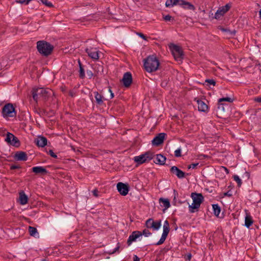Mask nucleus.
Listing matches in <instances>:
<instances>
[{
    "instance_id": "6",
    "label": "nucleus",
    "mask_w": 261,
    "mask_h": 261,
    "mask_svg": "<svg viewBox=\"0 0 261 261\" xmlns=\"http://www.w3.org/2000/svg\"><path fill=\"white\" fill-rule=\"evenodd\" d=\"M172 54L176 61H181L184 58V53L181 48L177 45L171 44L169 46Z\"/></svg>"
},
{
    "instance_id": "3",
    "label": "nucleus",
    "mask_w": 261,
    "mask_h": 261,
    "mask_svg": "<svg viewBox=\"0 0 261 261\" xmlns=\"http://www.w3.org/2000/svg\"><path fill=\"white\" fill-rule=\"evenodd\" d=\"M54 48V46L46 41L40 40L37 42V50L43 56L47 57L51 55Z\"/></svg>"
},
{
    "instance_id": "63",
    "label": "nucleus",
    "mask_w": 261,
    "mask_h": 261,
    "mask_svg": "<svg viewBox=\"0 0 261 261\" xmlns=\"http://www.w3.org/2000/svg\"><path fill=\"white\" fill-rule=\"evenodd\" d=\"M61 90L63 92H64L65 91V87H61Z\"/></svg>"
},
{
    "instance_id": "49",
    "label": "nucleus",
    "mask_w": 261,
    "mask_h": 261,
    "mask_svg": "<svg viewBox=\"0 0 261 261\" xmlns=\"http://www.w3.org/2000/svg\"><path fill=\"white\" fill-rule=\"evenodd\" d=\"M224 196L231 197L232 196V193L230 191H228L226 192L223 193Z\"/></svg>"
},
{
    "instance_id": "61",
    "label": "nucleus",
    "mask_w": 261,
    "mask_h": 261,
    "mask_svg": "<svg viewBox=\"0 0 261 261\" xmlns=\"http://www.w3.org/2000/svg\"><path fill=\"white\" fill-rule=\"evenodd\" d=\"M173 192L174 194V200L176 198V195H177L178 193H177V191L175 190H174Z\"/></svg>"
},
{
    "instance_id": "37",
    "label": "nucleus",
    "mask_w": 261,
    "mask_h": 261,
    "mask_svg": "<svg viewBox=\"0 0 261 261\" xmlns=\"http://www.w3.org/2000/svg\"><path fill=\"white\" fill-rule=\"evenodd\" d=\"M233 99L230 98V97H223L221 98H220L218 100L219 102H222L223 101H227L229 102H232L233 101Z\"/></svg>"
},
{
    "instance_id": "1",
    "label": "nucleus",
    "mask_w": 261,
    "mask_h": 261,
    "mask_svg": "<svg viewBox=\"0 0 261 261\" xmlns=\"http://www.w3.org/2000/svg\"><path fill=\"white\" fill-rule=\"evenodd\" d=\"M31 92L33 98L36 102H37L39 98H42L46 100L51 95L53 94V91L51 89L43 88H34Z\"/></svg>"
},
{
    "instance_id": "19",
    "label": "nucleus",
    "mask_w": 261,
    "mask_h": 261,
    "mask_svg": "<svg viewBox=\"0 0 261 261\" xmlns=\"http://www.w3.org/2000/svg\"><path fill=\"white\" fill-rule=\"evenodd\" d=\"M17 161H26L28 160L27 153L23 151H17L14 156Z\"/></svg>"
},
{
    "instance_id": "30",
    "label": "nucleus",
    "mask_w": 261,
    "mask_h": 261,
    "mask_svg": "<svg viewBox=\"0 0 261 261\" xmlns=\"http://www.w3.org/2000/svg\"><path fill=\"white\" fill-rule=\"evenodd\" d=\"M213 213L214 215L217 217H218L219 215L221 212V207L218 205V204H214L212 205Z\"/></svg>"
},
{
    "instance_id": "64",
    "label": "nucleus",
    "mask_w": 261,
    "mask_h": 261,
    "mask_svg": "<svg viewBox=\"0 0 261 261\" xmlns=\"http://www.w3.org/2000/svg\"><path fill=\"white\" fill-rule=\"evenodd\" d=\"M259 17L261 18V9H260V10L259 11Z\"/></svg>"
},
{
    "instance_id": "31",
    "label": "nucleus",
    "mask_w": 261,
    "mask_h": 261,
    "mask_svg": "<svg viewBox=\"0 0 261 261\" xmlns=\"http://www.w3.org/2000/svg\"><path fill=\"white\" fill-rule=\"evenodd\" d=\"M225 111L224 105L221 102L218 103L217 113L220 115H222Z\"/></svg>"
},
{
    "instance_id": "54",
    "label": "nucleus",
    "mask_w": 261,
    "mask_h": 261,
    "mask_svg": "<svg viewBox=\"0 0 261 261\" xmlns=\"http://www.w3.org/2000/svg\"><path fill=\"white\" fill-rule=\"evenodd\" d=\"M138 35H139L141 38H142V39H143L144 40H146V36H145L143 34H142V33H138Z\"/></svg>"
},
{
    "instance_id": "52",
    "label": "nucleus",
    "mask_w": 261,
    "mask_h": 261,
    "mask_svg": "<svg viewBox=\"0 0 261 261\" xmlns=\"http://www.w3.org/2000/svg\"><path fill=\"white\" fill-rule=\"evenodd\" d=\"M69 95L73 97L75 95V92L73 90H70L69 92Z\"/></svg>"
},
{
    "instance_id": "50",
    "label": "nucleus",
    "mask_w": 261,
    "mask_h": 261,
    "mask_svg": "<svg viewBox=\"0 0 261 261\" xmlns=\"http://www.w3.org/2000/svg\"><path fill=\"white\" fill-rule=\"evenodd\" d=\"M119 248H120L119 243H118L117 246L113 250V251L111 253H110V254H113V253H115L116 251L119 250Z\"/></svg>"
},
{
    "instance_id": "27",
    "label": "nucleus",
    "mask_w": 261,
    "mask_h": 261,
    "mask_svg": "<svg viewBox=\"0 0 261 261\" xmlns=\"http://www.w3.org/2000/svg\"><path fill=\"white\" fill-rule=\"evenodd\" d=\"M253 222L252 217L249 214H246L245 219V226L249 228L252 225Z\"/></svg>"
},
{
    "instance_id": "12",
    "label": "nucleus",
    "mask_w": 261,
    "mask_h": 261,
    "mask_svg": "<svg viewBox=\"0 0 261 261\" xmlns=\"http://www.w3.org/2000/svg\"><path fill=\"white\" fill-rule=\"evenodd\" d=\"M121 81L122 82L123 85L125 87H129L133 82L132 73L130 72H126L124 73Z\"/></svg>"
},
{
    "instance_id": "20",
    "label": "nucleus",
    "mask_w": 261,
    "mask_h": 261,
    "mask_svg": "<svg viewBox=\"0 0 261 261\" xmlns=\"http://www.w3.org/2000/svg\"><path fill=\"white\" fill-rule=\"evenodd\" d=\"M32 172L35 174H41L45 175L48 173V171L43 167L42 166H35L32 168Z\"/></svg>"
},
{
    "instance_id": "16",
    "label": "nucleus",
    "mask_w": 261,
    "mask_h": 261,
    "mask_svg": "<svg viewBox=\"0 0 261 261\" xmlns=\"http://www.w3.org/2000/svg\"><path fill=\"white\" fill-rule=\"evenodd\" d=\"M140 237H141V231H134L128 237L127 241V245L130 246L133 242H135L137 239L139 238Z\"/></svg>"
},
{
    "instance_id": "44",
    "label": "nucleus",
    "mask_w": 261,
    "mask_h": 261,
    "mask_svg": "<svg viewBox=\"0 0 261 261\" xmlns=\"http://www.w3.org/2000/svg\"><path fill=\"white\" fill-rule=\"evenodd\" d=\"M221 31L224 32H229L231 35H234L236 33V31L235 30H233V31H230L229 30L224 28H222Z\"/></svg>"
},
{
    "instance_id": "5",
    "label": "nucleus",
    "mask_w": 261,
    "mask_h": 261,
    "mask_svg": "<svg viewBox=\"0 0 261 261\" xmlns=\"http://www.w3.org/2000/svg\"><path fill=\"white\" fill-rule=\"evenodd\" d=\"M2 114L4 118L13 117L16 116V112L12 103L6 104L2 109Z\"/></svg>"
},
{
    "instance_id": "38",
    "label": "nucleus",
    "mask_w": 261,
    "mask_h": 261,
    "mask_svg": "<svg viewBox=\"0 0 261 261\" xmlns=\"http://www.w3.org/2000/svg\"><path fill=\"white\" fill-rule=\"evenodd\" d=\"M153 222V220L151 218L148 219L145 223V225L148 228H152V227H149L150 225H152V223Z\"/></svg>"
},
{
    "instance_id": "24",
    "label": "nucleus",
    "mask_w": 261,
    "mask_h": 261,
    "mask_svg": "<svg viewBox=\"0 0 261 261\" xmlns=\"http://www.w3.org/2000/svg\"><path fill=\"white\" fill-rule=\"evenodd\" d=\"M159 202L160 203L162 204L165 207L163 210L164 212L170 206V201L168 199L161 198L159 199Z\"/></svg>"
},
{
    "instance_id": "35",
    "label": "nucleus",
    "mask_w": 261,
    "mask_h": 261,
    "mask_svg": "<svg viewBox=\"0 0 261 261\" xmlns=\"http://www.w3.org/2000/svg\"><path fill=\"white\" fill-rule=\"evenodd\" d=\"M39 1H40L43 5L48 7L52 8L54 7V5L52 4V3L48 2L47 0H39Z\"/></svg>"
},
{
    "instance_id": "51",
    "label": "nucleus",
    "mask_w": 261,
    "mask_h": 261,
    "mask_svg": "<svg viewBox=\"0 0 261 261\" xmlns=\"http://www.w3.org/2000/svg\"><path fill=\"white\" fill-rule=\"evenodd\" d=\"M48 112L49 113V115H47L48 117H51L54 116L55 114V112L53 110H50Z\"/></svg>"
},
{
    "instance_id": "58",
    "label": "nucleus",
    "mask_w": 261,
    "mask_h": 261,
    "mask_svg": "<svg viewBox=\"0 0 261 261\" xmlns=\"http://www.w3.org/2000/svg\"><path fill=\"white\" fill-rule=\"evenodd\" d=\"M255 101L258 102H261V97H257L255 98Z\"/></svg>"
},
{
    "instance_id": "62",
    "label": "nucleus",
    "mask_w": 261,
    "mask_h": 261,
    "mask_svg": "<svg viewBox=\"0 0 261 261\" xmlns=\"http://www.w3.org/2000/svg\"><path fill=\"white\" fill-rule=\"evenodd\" d=\"M214 16H213V13H211V14H210L209 15V17L210 18H212V19H213L214 18H213V17H214Z\"/></svg>"
},
{
    "instance_id": "47",
    "label": "nucleus",
    "mask_w": 261,
    "mask_h": 261,
    "mask_svg": "<svg viewBox=\"0 0 261 261\" xmlns=\"http://www.w3.org/2000/svg\"><path fill=\"white\" fill-rule=\"evenodd\" d=\"M198 164L199 163H192L188 166V168L195 169L198 165Z\"/></svg>"
},
{
    "instance_id": "17",
    "label": "nucleus",
    "mask_w": 261,
    "mask_h": 261,
    "mask_svg": "<svg viewBox=\"0 0 261 261\" xmlns=\"http://www.w3.org/2000/svg\"><path fill=\"white\" fill-rule=\"evenodd\" d=\"M179 6L184 9L195 11V7L191 3L185 0H180Z\"/></svg>"
},
{
    "instance_id": "15",
    "label": "nucleus",
    "mask_w": 261,
    "mask_h": 261,
    "mask_svg": "<svg viewBox=\"0 0 261 261\" xmlns=\"http://www.w3.org/2000/svg\"><path fill=\"white\" fill-rule=\"evenodd\" d=\"M194 101H196L198 104V110L199 111L202 112H207L208 111V107L204 101L197 97L194 98Z\"/></svg>"
},
{
    "instance_id": "13",
    "label": "nucleus",
    "mask_w": 261,
    "mask_h": 261,
    "mask_svg": "<svg viewBox=\"0 0 261 261\" xmlns=\"http://www.w3.org/2000/svg\"><path fill=\"white\" fill-rule=\"evenodd\" d=\"M166 135V134L164 133L158 134L152 140V144L156 146L160 145L164 142V140Z\"/></svg>"
},
{
    "instance_id": "8",
    "label": "nucleus",
    "mask_w": 261,
    "mask_h": 261,
    "mask_svg": "<svg viewBox=\"0 0 261 261\" xmlns=\"http://www.w3.org/2000/svg\"><path fill=\"white\" fill-rule=\"evenodd\" d=\"M231 7V3L227 4L225 6L219 7L215 13L214 16L213 17V18L220 20L229 10Z\"/></svg>"
},
{
    "instance_id": "60",
    "label": "nucleus",
    "mask_w": 261,
    "mask_h": 261,
    "mask_svg": "<svg viewBox=\"0 0 261 261\" xmlns=\"http://www.w3.org/2000/svg\"><path fill=\"white\" fill-rule=\"evenodd\" d=\"M191 257H192L191 254H188L187 255V258L186 259H188V260H190L191 258Z\"/></svg>"
},
{
    "instance_id": "2",
    "label": "nucleus",
    "mask_w": 261,
    "mask_h": 261,
    "mask_svg": "<svg viewBox=\"0 0 261 261\" xmlns=\"http://www.w3.org/2000/svg\"><path fill=\"white\" fill-rule=\"evenodd\" d=\"M160 65L159 60L156 56L151 55L144 60V67L146 71L152 72L158 70Z\"/></svg>"
},
{
    "instance_id": "4",
    "label": "nucleus",
    "mask_w": 261,
    "mask_h": 261,
    "mask_svg": "<svg viewBox=\"0 0 261 261\" xmlns=\"http://www.w3.org/2000/svg\"><path fill=\"white\" fill-rule=\"evenodd\" d=\"M191 197L193 199V203L189 205V210L190 213H193L196 211H198L200 204L204 200V197L201 193L196 192L192 193Z\"/></svg>"
},
{
    "instance_id": "43",
    "label": "nucleus",
    "mask_w": 261,
    "mask_h": 261,
    "mask_svg": "<svg viewBox=\"0 0 261 261\" xmlns=\"http://www.w3.org/2000/svg\"><path fill=\"white\" fill-rule=\"evenodd\" d=\"M174 155L175 157H180L181 156L180 148H178L174 151Z\"/></svg>"
},
{
    "instance_id": "55",
    "label": "nucleus",
    "mask_w": 261,
    "mask_h": 261,
    "mask_svg": "<svg viewBox=\"0 0 261 261\" xmlns=\"http://www.w3.org/2000/svg\"><path fill=\"white\" fill-rule=\"evenodd\" d=\"M133 261H140V258L138 257L136 255H134L133 257Z\"/></svg>"
},
{
    "instance_id": "23",
    "label": "nucleus",
    "mask_w": 261,
    "mask_h": 261,
    "mask_svg": "<svg viewBox=\"0 0 261 261\" xmlns=\"http://www.w3.org/2000/svg\"><path fill=\"white\" fill-rule=\"evenodd\" d=\"M47 139L43 136H39L36 141V144L39 147H43L47 145Z\"/></svg>"
},
{
    "instance_id": "46",
    "label": "nucleus",
    "mask_w": 261,
    "mask_h": 261,
    "mask_svg": "<svg viewBox=\"0 0 261 261\" xmlns=\"http://www.w3.org/2000/svg\"><path fill=\"white\" fill-rule=\"evenodd\" d=\"M21 168V167L17 164H13L10 166V169L11 170H14L16 169H20Z\"/></svg>"
},
{
    "instance_id": "26",
    "label": "nucleus",
    "mask_w": 261,
    "mask_h": 261,
    "mask_svg": "<svg viewBox=\"0 0 261 261\" xmlns=\"http://www.w3.org/2000/svg\"><path fill=\"white\" fill-rule=\"evenodd\" d=\"M19 200L21 205H24L28 202V196L23 191L19 193Z\"/></svg>"
},
{
    "instance_id": "10",
    "label": "nucleus",
    "mask_w": 261,
    "mask_h": 261,
    "mask_svg": "<svg viewBox=\"0 0 261 261\" xmlns=\"http://www.w3.org/2000/svg\"><path fill=\"white\" fill-rule=\"evenodd\" d=\"M85 52L88 54V56L93 60H97L99 58V51L96 48L94 47H87L85 49Z\"/></svg>"
},
{
    "instance_id": "18",
    "label": "nucleus",
    "mask_w": 261,
    "mask_h": 261,
    "mask_svg": "<svg viewBox=\"0 0 261 261\" xmlns=\"http://www.w3.org/2000/svg\"><path fill=\"white\" fill-rule=\"evenodd\" d=\"M170 231V227H163V232L160 240L154 244L155 245H160L164 243Z\"/></svg>"
},
{
    "instance_id": "9",
    "label": "nucleus",
    "mask_w": 261,
    "mask_h": 261,
    "mask_svg": "<svg viewBox=\"0 0 261 261\" xmlns=\"http://www.w3.org/2000/svg\"><path fill=\"white\" fill-rule=\"evenodd\" d=\"M5 141L8 144L15 147H19L20 145V142L19 139L12 133L8 132Z\"/></svg>"
},
{
    "instance_id": "28",
    "label": "nucleus",
    "mask_w": 261,
    "mask_h": 261,
    "mask_svg": "<svg viewBox=\"0 0 261 261\" xmlns=\"http://www.w3.org/2000/svg\"><path fill=\"white\" fill-rule=\"evenodd\" d=\"M93 69L95 72V76H97L99 73L103 72V66L99 64H95L94 66Z\"/></svg>"
},
{
    "instance_id": "53",
    "label": "nucleus",
    "mask_w": 261,
    "mask_h": 261,
    "mask_svg": "<svg viewBox=\"0 0 261 261\" xmlns=\"http://www.w3.org/2000/svg\"><path fill=\"white\" fill-rule=\"evenodd\" d=\"M170 227L169 223L167 220L164 222L163 227Z\"/></svg>"
},
{
    "instance_id": "57",
    "label": "nucleus",
    "mask_w": 261,
    "mask_h": 261,
    "mask_svg": "<svg viewBox=\"0 0 261 261\" xmlns=\"http://www.w3.org/2000/svg\"><path fill=\"white\" fill-rule=\"evenodd\" d=\"M109 92L111 93V97H110V98L112 99V98H113L114 97V94L113 93L112 91L111 90V88H109Z\"/></svg>"
},
{
    "instance_id": "36",
    "label": "nucleus",
    "mask_w": 261,
    "mask_h": 261,
    "mask_svg": "<svg viewBox=\"0 0 261 261\" xmlns=\"http://www.w3.org/2000/svg\"><path fill=\"white\" fill-rule=\"evenodd\" d=\"M233 179L238 183V187H241L242 182L239 176L237 175H233Z\"/></svg>"
},
{
    "instance_id": "7",
    "label": "nucleus",
    "mask_w": 261,
    "mask_h": 261,
    "mask_svg": "<svg viewBox=\"0 0 261 261\" xmlns=\"http://www.w3.org/2000/svg\"><path fill=\"white\" fill-rule=\"evenodd\" d=\"M152 159V154L149 152H147L144 154L135 156L134 160L138 165H141L150 161Z\"/></svg>"
},
{
    "instance_id": "39",
    "label": "nucleus",
    "mask_w": 261,
    "mask_h": 261,
    "mask_svg": "<svg viewBox=\"0 0 261 261\" xmlns=\"http://www.w3.org/2000/svg\"><path fill=\"white\" fill-rule=\"evenodd\" d=\"M141 236L144 235L145 237H148L151 234V233L147 229H144L142 232H141Z\"/></svg>"
},
{
    "instance_id": "32",
    "label": "nucleus",
    "mask_w": 261,
    "mask_h": 261,
    "mask_svg": "<svg viewBox=\"0 0 261 261\" xmlns=\"http://www.w3.org/2000/svg\"><path fill=\"white\" fill-rule=\"evenodd\" d=\"M161 226V221L159 220L158 221L154 222L152 223V225L149 226V227H152L154 230H158Z\"/></svg>"
},
{
    "instance_id": "48",
    "label": "nucleus",
    "mask_w": 261,
    "mask_h": 261,
    "mask_svg": "<svg viewBox=\"0 0 261 261\" xmlns=\"http://www.w3.org/2000/svg\"><path fill=\"white\" fill-rule=\"evenodd\" d=\"M92 193H93V195L96 197H98L99 196L98 191L96 189H95L92 191Z\"/></svg>"
},
{
    "instance_id": "42",
    "label": "nucleus",
    "mask_w": 261,
    "mask_h": 261,
    "mask_svg": "<svg viewBox=\"0 0 261 261\" xmlns=\"http://www.w3.org/2000/svg\"><path fill=\"white\" fill-rule=\"evenodd\" d=\"M205 82L207 83L210 85L215 86L216 85V82L213 79H206Z\"/></svg>"
},
{
    "instance_id": "25",
    "label": "nucleus",
    "mask_w": 261,
    "mask_h": 261,
    "mask_svg": "<svg viewBox=\"0 0 261 261\" xmlns=\"http://www.w3.org/2000/svg\"><path fill=\"white\" fill-rule=\"evenodd\" d=\"M180 0H167L165 3V6L167 8L173 7L176 5H179Z\"/></svg>"
},
{
    "instance_id": "56",
    "label": "nucleus",
    "mask_w": 261,
    "mask_h": 261,
    "mask_svg": "<svg viewBox=\"0 0 261 261\" xmlns=\"http://www.w3.org/2000/svg\"><path fill=\"white\" fill-rule=\"evenodd\" d=\"M78 64L79 66V69H80L81 68H84V66L82 65L80 59L78 60Z\"/></svg>"
},
{
    "instance_id": "34",
    "label": "nucleus",
    "mask_w": 261,
    "mask_h": 261,
    "mask_svg": "<svg viewBox=\"0 0 261 261\" xmlns=\"http://www.w3.org/2000/svg\"><path fill=\"white\" fill-rule=\"evenodd\" d=\"M79 77L81 79H83L85 77V71L84 67L79 69Z\"/></svg>"
},
{
    "instance_id": "45",
    "label": "nucleus",
    "mask_w": 261,
    "mask_h": 261,
    "mask_svg": "<svg viewBox=\"0 0 261 261\" xmlns=\"http://www.w3.org/2000/svg\"><path fill=\"white\" fill-rule=\"evenodd\" d=\"M164 20L166 21H170L171 20H174V18L172 17L170 15H167L163 17Z\"/></svg>"
},
{
    "instance_id": "14",
    "label": "nucleus",
    "mask_w": 261,
    "mask_h": 261,
    "mask_svg": "<svg viewBox=\"0 0 261 261\" xmlns=\"http://www.w3.org/2000/svg\"><path fill=\"white\" fill-rule=\"evenodd\" d=\"M170 172L171 173L176 175L180 179L185 177L186 176V173L175 166H173L171 167L170 169Z\"/></svg>"
},
{
    "instance_id": "29",
    "label": "nucleus",
    "mask_w": 261,
    "mask_h": 261,
    "mask_svg": "<svg viewBox=\"0 0 261 261\" xmlns=\"http://www.w3.org/2000/svg\"><path fill=\"white\" fill-rule=\"evenodd\" d=\"M29 232L30 234V236L36 237L37 236H38L39 233L38 232L37 229L36 228L33 227V226H29Z\"/></svg>"
},
{
    "instance_id": "33",
    "label": "nucleus",
    "mask_w": 261,
    "mask_h": 261,
    "mask_svg": "<svg viewBox=\"0 0 261 261\" xmlns=\"http://www.w3.org/2000/svg\"><path fill=\"white\" fill-rule=\"evenodd\" d=\"M36 112L40 115V116H42L43 115H49V113L44 109H39L38 110H36Z\"/></svg>"
},
{
    "instance_id": "59",
    "label": "nucleus",
    "mask_w": 261,
    "mask_h": 261,
    "mask_svg": "<svg viewBox=\"0 0 261 261\" xmlns=\"http://www.w3.org/2000/svg\"><path fill=\"white\" fill-rule=\"evenodd\" d=\"M223 169H224V171L227 174L229 173V170L225 167L222 166V167Z\"/></svg>"
},
{
    "instance_id": "40",
    "label": "nucleus",
    "mask_w": 261,
    "mask_h": 261,
    "mask_svg": "<svg viewBox=\"0 0 261 261\" xmlns=\"http://www.w3.org/2000/svg\"><path fill=\"white\" fill-rule=\"evenodd\" d=\"M86 72L89 79H91L94 75H95V73H93L90 70H87Z\"/></svg>"
},
{
    "instance_id": "21",
    "label": "nucleus",
    "mask_w": 261,
    "mask_h": 261,
    "mask_svg": "<svg viewBox=\"0 0 261 261\" xmlns=\"http://www.w3.org/2000/svg\"><path fill=\"white\" fill-rule=\"evenodd\" d=\"M166 160L165 156L161 154H158L156 155V158L154 159L153 162L154 163L161 165H165Z\"/></svg>"
},
{
    "instance_id": "41",
    "label": "nucleus",
    "mask_w": 261,
    "mask_h": 261,
    "mask_svg": "<svg viewBox=\"0 0 261 261\" xmlns=\"http://www.w3.org/2000/svg\"><path fill=\"white\" fill-rule=\"evenodd\" d=\"M47 153L49 154L51 157L55 158V159H57L58 157H57V155L56 154V153H55L53 151V150L51 149H50L48 151H47Z\"/></svg>"
},
{
    "instance_id": "11",
    "label": "nucleus",
    "mask_w": 261,
    "mask_h": 261,
    "mask_svg": "<svg viewBox=\"0 0 261 261\" xmlns=\"http://www.w3.org/2000/svg\"><path fill=\"white\" fill-rule=\"evenodd\" d=\"M117 189L121 195L126 196L129 190V186L127 184L119 182L117 184Z\"/></svg>"
},
{
    "instance_id": "22",
    "label": "nucleus",
    "mask_w": 261,
    "mask_h": 261,
    "mask_svg": "<svg viewBox=\"0 0 261 261\" xmlns=\"http://www.w3.org/2000/svg\"><path fill=\"white\" fill-rule=\"evenodd\" d=\"M94 97L96 100V103L99 106H101L103 103V101L105 100L104 97L100 94L97 91H94L93 92Z\"/></svg>"
}]
</instances>
